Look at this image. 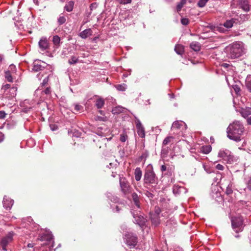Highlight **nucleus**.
Instances as JSON below:
<instances>
[{"label": "nucleus", "instance_id": "33", "mask_svg": "<svg viewBox=\"0 0 251 251\" xmlns=\"http://www.w3.org/2000/svg\"><path fill=\"white\" fill-rule=\"evenodd\" d=\"M94 120L96 121L105 122L107 121V118L106 116H96L94 117Z\"/></svg>", "mask_w": 251, "mask_h": 251}, {"label": "nucleus", "instance_id": "27", "mask_svg": "<svg viewBox=\"0 0 251 251\" xmlns=\"http://www.w3.org/2000/svg\"><path fill=\"white\" fill-rule=\"evenodd\" d=\"M104 104V101L102 98H98L96 101L95 105L98 109L101 108Z\"/></svg>", "mask_w": 251, "mask_h": 251}, {"label": "nucleus", "instance_id": "8", "mask_svg": "<svg viewBox=\"0 0 251 251\" xmlns=\"http://www.w3.org/2000/svg\"><path fill=\"white\" fill-rule=\"evenodd\" d=\"M38 239L41 241H46V245H50L51 244V247L52 248L54 246V241L53 240L52 235L49 231L46 230L42 233L40 237L38 238Z\"/></svg>", "mask_w": 251, "mask_h": 251}, {"label": "nucleus", "instance_id": "17", "mask_svg": "<svg viewBox=\"0 0 251 251\" xmlns=\"http://www.w3.org/2000/svg\"><path fill=\"white\" fill-rule=\"evenodd\" d=\"M239 112L243 117L246 118L251 115V107H246L245 108H242Z\"/></svg>", "mask_w": 251, "mask_h": 251}, {"label": "nucleus", "instance_id": "39", "mask_svg": "<svg viewBox=\"0 0 251 251\" xmlns=\"http://www.w3.org/2000/svg\"><path fill=\"white\" fill-rule=\"evenodd\" d=\"M173 139V137L172 136H168L165 139L163 140V145H167L169 143H170L172 141V140Z\"/></svg>", "mask_w": 251, "mask_h": 251}, {"label": "nucleus", "instance_id": "13", "mask_svg": "<svg viewBox=\"0 0 251 251\" xmlns=\"http://www.w3.org/2000/svg\"><path fill=\"white\" fill-rule=\"evenodd\" d=\"M46 66L47 64L45 62L37 60L33 63L32 70L35 72H38L43 70Z\"/></svg>", "mask_w": 251, "mask_h": 251}, {"label": "nucleus", "instance_id": "26", "mask_svg": "<svg viewBox=\"0 0 251 251\" xmlns=\"http://www.w3.org/2000/svg\"><path fill=\"white\" fill-rule=\"evenodd\" d=\"M235 21L236 20L235 19L227 20L224 23L223 25L227 28H231L233 26V24L235 23Z\"/></svg>", "mask_w": 251, "mask_h": 251}, {"label": "nucleus", "instance_id": "40", "mask_svg": "<svg viewBox=\"0 0 251 251\" xmlns=\"http://www.w3.org/2000/svg\"><path fill=\"white\" fill-rule=\"evenodd\" d=\"M232 184L231 183H229L227 186L226 187V193L227 195H229L232 193Z\"/></svg>", "mask_w": 251, "mask_h": 251}, {"label": "nucleus", "instance_id": "51", "mask_svg": "<svg viewBox=\"0 0 251 251\" xmlns=\"http://www.w3.org/2000/svg\"><path fill=\"white\" fill-rule=\"evenodd\" d=\"M6 113L4 111H0V119H3L6 116Z\"/></svg>", "mask_w": 251, "mask_h": 251}, {"label": "nucleus", "instance_id": "24", "mask_svg": "<svg viewBox=\"0 0 251 251\" xmlns=\"http://www.w3.org/2000/svg\"><path fill=\"white\" fill-rule=\"evenodd\" d=\"M135 178L136 181H139L142 176V172L140 168H136L134 172Z\"/></svg>", "mask_w": 251, "mask_h": 251}, {"label": "nucleus", "instance_id": "62", "mask_svg": "<svg viewBox=\"0 0 251 251\" xmlns=\"http://www.w3.org/2000/svg\"><path fill=\"white\" fill-rule=\"evenodd\" d=\"M10 87V84H7L3 86V88H4L5 90L8 89H9Z\"/></svg>", "mask_w": 251, "mask_h": 251}, {"label": "nucleus", "instance_id": "23", "mask_svg": "<svg viewBox=\"0 0 251 251\" xmlns=\"http://www.w3.org/2000/svg\"><path fill=\"white\" fill-rule=\"evenodd\" d=\"M175 50L177 54L182 55L184 52V47L181 45H176L175 46Z\"/></svg>", "mask_w": 251, "mask_h": 251}, {"label": "nucleus", "instance_id": "57", "mask_svg": "<svg viewBox=\"0 0 251 251\" xmlns=\"http://www.w3.org/2000/svg\"><path fill=\"white\" fill-rule=\"evenodd\" d=\"M118 2H119L120 3H130L131 2V0H128L126 2H124L123 1V0H116Z\"/></svg>", "mask_w": 251, "mask_h": 251}, {"label": "nucleus", "instance_id": "9", "mask_svg": "<svg viewBox=\"0 0 251 251\" xmlns=\"http://www.w3.org/2000/svg\"><path fill=\"white\" fill-rule=\"evenodd\" d=\"M124 240L130 248H134L137 243L136 236L128 232L125 235Z\"/></svg>", "mask_w": 251, "mask_h": 251}, {"label": "nucleus", "instance_id": "48", "mask_svg": "<svg viewBox=\"0 0 251 251\" xmlns=\"http://www.w3.org/2000/svg\"><path fill=\"white\" fill-rule=\"evenodd\" d=\"M216 168L218 170L222 171L224 169V166L220 164H218L216 166Z\"/></svg>", "mask_w": 251, "mask_h": 251}, {"label": "nucleus", "instance_id": "50", "mask_svg": "<svg viewBox=\"0 0 251 251\" xmlns=\"http://www.w3.org/2000/svg\"><path fill=\"white\" fill-rule=\"evenodd\" d=\"M160 209L158 207H155V212L153 213H151V214H157L158 216H159V214L160 213Z\"/></svg>", "mask_w": 251, "mask_h": 251}, {"label": "nucleus", "instance_id": "59", "mask_svg": "<svg viewBox=\"0 0 251 251\" xmlns=\"http://www.w3.org/2000/svg\"><path fill=\"white\" fill-rule=\"evenodd\" d=\"M4 139V135L3 134L0 132V142H2Z\"/></svg>", "mask_w": 251, "mask_h": 251}, {"label": "nucleus", "instance_id": "29", "mask_svg": "<svg viewBox=\"0 0 251 251\" xmlns=\"http://www.w3.org/2000/svg\"><path fill=\"white\" fill-rule=\"evenodd\" d=\"M246 86L248 90L251 92V75H248L246 79Z\"/></svg>", "mask_w": 251, "mask_h": 251}, {"label": "nucleus", "instance_id": "31", "mask_svg": "<svg viewBox=\"0 0 251 251\" xmlns=\"http://www.w3.org/2000/svg\"><path fill=\"white\" fill-rule=\"evenodd\" d=\"M66 21V18L64 15L61 14L59 15L57 19V23L59 25H61L64 24Z\"/></svg>", "mask_w": 251, "mask_h": 251}, {"label": "nucleus", "instance_id": "45", "mask_svg": "<svg viewBox=\"0 0 251 251\" xmlns=\"http://www.w3.org/2000/svg\"><path fill=\"white\" fill-rule=\"evenodd\" d=\"M148 156V154L147 153H146V152L143 153L140 156V159L141 160H144V161L145 162V160L147 158Z\"/></svg>", "mask_w": 251, "mask_h": 251}, {"label": "nucleus", "instance_id": "53", "mask_svg": "<svg viewBox=\"0 0 251 251\" xmlns=\"http://www.w3.org/2000/svg\"><path fill=\"white\" fill-rule=\"evenodd\" d=\"M50 127L52 131H55L57 129V126L54 125H50Z\"/></svg>", "mask_w": 251, "mask_h": 251}, {"label": "nucleus", "instance_id": "47", "mask_svg": "<svg viewBox=\"0 0 251 251\" xmlns=\"http://www.w3.org/2000/svg\"><path fill=\"white\" fill-rule=\"evenodd\" d=\"M11 93L12 94V96L14 97L16 95L17 89L15 87H12L10 89Z\"/></svg>", "mask_w": 251, "mask_h": 251}, {"label": "nucleus", "instance_id": "11", "mask_svg": "<svg viewBox=\"0 0 251 251\" xmlns=\"http://www.w3.org/2000/svg\"><path fill=\"white\" fill-rule=\"evenodd\" d=\"M135 124L137 133L140 137L144 138L145 136V129L142 126L140 121L136 117H135Z\"/></svg>", "mask_w": 251, "mask_h": 251}, {"label": "nucleus", "instance_id": "32", "mask_svg": "<svg viewBox=\"0 0 251 251\" xmlns=\"http://www.w3.org/2000/svg\"><path fill=\"white\" fill-rule=\"evenodd\" d=\"M10 71H6L5 72V78L8 82H13V78Z\"/></svg>", "mask_w": 251, "mask_h": 251}, {"label": "nucleus", "instance_id": "43", "mask_svg": "<svg viewBox=\"0 0 251 251\" xmlns=\"http://www.w3.org/2000/svg\"><path fill=\"white\" fill-rule=\"evenodd\" d=\"M181 23L183 25H186L189 23V20L187 18H182L181 20Z\"/></svg>", "mask_w": 251, "mask_h": 251}, {"label": "nucleus", "instance_id": "36", "mask_svg": "<svg viewBox=\"0 0 251 251\" xmlns=\"http://www.w3.org/2000/svg\"><path fill=\"white\" fill-rule=\"evenodd\" d=\"M78 62V58L75 56H72L71 58L69 60V63L71 65L75 64Z\"/></svg>", "mask_w": 251, "mask_h": 251}, {"label": "nucleus", "instance_id": "52", "mask_svg": "<svg viewBox=\"0 0 251 251\" xmlns=\"http://www.w3.org/2000/svg\"><path fill=\"white\" fill-rule=\"evenodd\" d=\"M247 185V188L249 190H251V177L250 178V179L248 181Z\"/></svg>", "mask_w": 251, "mask_h": 251}, {"label": "nucleus", "instance_id": "46", "mask_svg": "<svg viewBox=\"0 0 251 251\" xmlns=\"http://www.w3.org/2000/svg\"><path fill=\"white\" fill-rule=\"evenodd\" d=\"M98 6V4L96 2L92 3L90 5V10H93L94 9H96Z\"/></svg>", "mask_w": 251, "mask_h": 251}, {"label": "nucleus", "instance_id": "4", "mask_svg": "<svg viewBox=\"0 0 251 251\" xmlns=\"http://www.w3.org/2000/svg\"><path fill=\"white\" fill-rule=\"evenodd\" d=\"M231 6L232 8L239 7L245 12L250 10L251 4L248 0H233L231 2Z\"/></svg>", "mask_w": 251, "mask_h": 251}, {"label": "nucleus", "instance_id": "30", "mask_svg": "<svg viewBox=\"0 0 251 251\" xmlns=\"http://www.w3.org/2000/svg\"><path fill=\"white\" fill-rule=\"evenodd\" d=\"M74 5V2L73 1H70L67 4H66L64 8L67 11L71 12L73 10Z\"/></svg>", "mask_w": 251, "mask_h": 251}, {"label": "nucleus", "instance_id": "7", "mask_svg": "<svg viewBox=\"0 0 251 251\" xmlns=\"http://www.w3.org/2000/svg\"><path fill=\"white\" fill-rule=\"evenodd\" d=\"M14 235L15 233L13 231H10L1 239L0 244L3 251H6L7 250L6 246L12 241Z\"/></svg>", "mask_w": 251, "mask_h": 251}, {"label": "nucleus", "instance_id": "18", "mask_svg": "<svg viewBox=\"0 0 251 251\" xmlns=\"http://www.w3.org/2000/svg\"><path fill=\"white\" fill-rule=\"evenodd\" d=\"M150 217L152 224L154 226H157L160 224L159 216L157 214H150Z\"/></svg>", "mask_w": 251, "mask_h": 251}, {"label": "nucleus", "instance_id": "55", "mask_svg": "<svg viewBox=\"0 0 251 251\" xmlns=\"http://www.w3.org/2000/svg\"><path fill=\"white\" fill-rule=\"evenodd\" d=\"M43 92L45 94H50V88H47Z\"/></svg>", "mask_w": 251, "mask_h": 251}, {"label": "nucleus", "instance_id": "16", "mask_svg": "<svg viewBox=\"0 0 251 251\" xmlns=\"http://www.w3.org/2000/svg\"><path fill=\"white\" fill-rule=\"evenodd\" d=\"M185 125V123L182 121H176L172 124L171 129L173 131H176L177 129H181Z\"/></svg>", "mask_w": 251, "mask_h": 251}, {"label": "nucleus", "instance_id": "60", "mask_svg": "<svg viewBox=\"0 0 251 251\" xmlns=\"http://www.w3.org/2000/svg\"><path fill=\"white\" fill-rule=\"evenodd\" d=\"M247 122L248 125H251V116L247 118Z\"/></svg>", "mask_w": 251, "mask_h": 251}, {"label": "nucleus", "instance_id": "41", "mask_svg": "<svg viewBox=\"0 0 251 251\" xmlns=\"http://www.w3.org/2000/svg\"><path fill=\"white\" fill-rule=\"evenodd\" d=\"M8 71H10L11 73H15L16 72V67L13 64H11L9 66Z\"/></svg>", "mask_w": 251, "mask_h": 251}, {"label": "nucleus", "instance_id": "2", "mask_svg": "<svg viewBox=\"0 0 251 251\" xmlns=\"http://www.w3.org/2000/svg\"><path fill=\"white\" fill-rule=\"evenodd\" d=\"M227 57L230 59L238 58L246 52L244 45L242 42H236L229 45L225 49Z\"/></svg>", "mask_w": 251, "mask_h": 251}, {"label": "nucleus", "instance_id": "64", "mask_svg": "<svg viewBox=\"0 0 251 251\" xmlns=\"http://www.w3.org/2000/svg\"><path fill=\"white\" fill-rule=\"evenodd\" d=\"M99 112L100 113V114L101 115H102L103 116H104V112L103 111H102L101 110H99Z\"/></svg>", "mask_w": 251, "mask_h": 251}, {"label": "nucleus", "instance_id": "19", "mask_svg": "<svg viewBox=\"0 0 251 251\" xmlns=\"http://www.w3.org/2000/svg\"><path fill=\"white\" fill-rule=\"evenodd\" d=\"M126 110V108L121 106H117L113 108L112 110V113L113 114H119L121 113L124 112Z\"/></svg>", "mask_w": 251, "mask_h": 251}, {"label": "nucleus", "instance_id": "35", "mask_svg": "<svg viewBox=\"0 0 251 251\" xmlns=\"http://www.w3.org/2000/svg\"><path fill=\"white\" fill-rule=\"evenodd\" d=\"M60 41V38L58 36L55 35L53 37L52 42L55 46H59Z\"/></svg>", "mask_w": 251, "mask_h": 251}, {"label": "nucleus", "instance_id": "12", "mask_svg": "<svg viewBox=\"0 0 251 251\" xmlns=\"http://www.w3.org/2000/svg\"><path fill=\"white\" fill-rule=\"evenodd\" d=\"M134 218V223L138 224L141 227H143L146 224L147 220L143 216L141 215L133 214Z\"/></svg>", "mask_w": 251, "mask_h": 251}, {"label": "nucleus", "instance_id": "61", "mask_svg": "<svg viewBox=\"0 0 251 251\" xmlns=\"http://www.w3.org/2000/svg\"><path fill=\"white\" fill-rule=\"evenodd\" d=\"M113 200L112 199H110L111 201H113L115 202H117L118 201V198L117 197H113Z\"/></svg>", "mask_w": 251, "mask_h": 251}, {"label": "nucleus", "instance_id": "58", "mask_svg": "<svg viewBox=\"0 0 251 251\" xmlns=\"http://www.w3.org/2000/svg\"><path fill=\"white\" fill-rule=\"evenodd\" d=\"M48 81V76L45 78L43 81L42 84L43 85H45L47 83Z\"/></svg>", "mask_w": 251, "mask_h": 251}, {"label": "nucleus", "instance_id": "14", "mask_svg": "<svg viewBox=\"0 0 251 251\" xmlns=\"http://www.w3.org/2000/svg\"><path fill=\"white\" fill-rule=\"evenodd\" d=\"M38 45L41 50H45L49 48V43L47 38L42 37L38 42Z\"/></svg>", "mask_w": 251, "mask_h": 251}, {"label": "nucleus", "instance_id": "37", "mask_svg": "<svg viewBox=\"0 0 251 251\" xmlns=\"http://www.w3.org/2000/svg\"><path fill=\"white\" fill-rule=\"evenodd\" d=\"M116 88L119 91H124L126 89V85L125 84L117 85L116 86Z\"/></svg>", "mask_w": 251, "mask_h": 251}, {"label": "nucleus", "instance_id": "44", "mask_svg": "<svg viewBox=\"0 0 251 251\" xmlns=\"http://www.w3.org/2000/svg\"><path fill=\"white\" fill-rule=\"evenodd\" d=\"M233 88L235 91V93L237 94H238L239 92L240 91V88H239V87L237 85H235L233 86Z\"/></svg>", "mask_w": 251, "mask_h": 251}, {"label": "nucleus", "instance_id": "49", "mask_svg": "<svg viewBox=\"0 0 251 251\" xmlns=\"http://www.w3.org/2000/svg\"><path fill=\"white\" fill-rule=\"evenodd\" d=\"M82 107L79 104H76L75 105V110L76 111H78L81 110Z\"/></svg>", "mask_w": 251, "mask_h": 251}, {"label": "nucleus", "instance_id": "54", "mask_svg": "<svg viewBox=\"0 0 251 251\" xmlns=\"http://www.w3.org/2000/svg\"><path fill=\"white\" fill-rule=\"evenodd\" d=\"M160 170L162 172L166 171L167 170L166 166L165 165H162L160 167Z\"/></svg>", "mask_w": 251, "mask_h": 251}, {"label": "nucleus", "instance_id": "3", "mask_svg": "<svg viewBox=\"0 0 251 251\" xmlns=\"http://www.w3.org/2000/svg\"><path fill=\"white\" fill-rule=\"evenodd\" d=\"M144 185L147 187H155L158 183V179L155 173L151 170L146 171L144 176Z\"/></svg>", "mask_w": 251, "mask_h": 251}, {"label": "nucleus", "instance_id": "5", "mask_svg": "<svg viewBox=\"0 0 251 251\" xmlns=\"http://www.w3.org/2000/svg\"><path fill=\"white\" fill-rule=\"evenodd\" d=\"M243 221L242 217H233L231 219L232 226L233 230L237 233L241 232L243 229Z\"/></svg>", "mask_w": 251, "mask_h": 251}, {"label": "nucleus", "instance_id": "20", "mask_svg": "<svg viewBox=\"0 0 251 251\" xmlns=\"http://www.w3.org/2000/svg\"><path fill=\"white\" fill-rule=\"evenodd\" d=\"M92 31L90 28L86 29L79 33V36L83 39H86L91 35Z\"/></svg>", "mask_w": 251, "mask_h": 251}, {"label": "nucleus", "instance_id": "42", "mask_svg": "<svg viewBox=\"0 0 251 251\" xmlns=\"http://www.w3.org/2000/svg\"><path fill=\"white\" fill-rule=\"evenodd\" d=\"M127 138V136L126 135L122 134L120 135V140L122 142H125Z\"/></svg>", "mask_w": 251, "mask_h": 251}, {"label": "nucleus", "instance_id": "10", "mask_svg": "<svg viewBox=\"0 0 251 251\" xmlns=\"http://www.w3.org/2000/svg\"><path fill=\"white\" fill-rule=\"evenodd\" d=\"M120 184L121 191L125 195L128 194L131 192V187L126 178H120Z\"/></svg>", "mask_w": 251, "mask_h": 251}, {"label": "nucleus", "instance_id": "38", "mask_svg": "<svg viewBox=\"0 0 251 251\" xmlns=\"http://www.w3.org/2000/svg\"><path fill=\"white\" fill-rule=\"evenodd\" d=\"M208 0H199L197 5L199 7H203L208 2Z\"/></svg>", "mask_w": 251, "mask_h": 251}, {"label": "nucleus", "instance_id": "6", "mask_svg": "<svg viewBox=\"0 0 251 251\" xmlns=\"http://www.w3.org/2000/svg\"><path fill=\"white\" fill-rule=\"evenodd\" d=\"M219 157L222 158L227 163H231L234 161V156L231 152L226 149L220 150L218 155Z\"/></svg>", "mask_w": 251, "mask_h": 251}, {"label": "nucleus", "instance_id": "25", "mask_svg": "<svg viewBox=\"0 0 251 251\" xmlns=\"http://www.w3.org/2000/svg\"><path fill=\"white\" fill-rule=\"evenodd\" d=\"M212 150L211 146L210 145L203 146L201 148V151L204 154L209 153Z\"/></svg>", "mask_w": 251, "mask_h": 251}, {"label": "nucleus", "instance_id": "56", "mask_svg": "<svg viewBox=\"0 0 251 251\" xmlns=\"http://www.w3.org/2000/svg\"><path fill=\"white\" fill-rule=\"evenodd\" d=\"M121 208L118 206L116 205L115 208H113V211L114 212H119Z\"/></svg>", "mask_w": 251, "mask_h": 251}, {"label": "nucleus", "instance_id": "34", "mask_svg": "<svg viewBox=\"0 0 251 251\" xmlns=\"http://www.w3.org/2000/svg\"><path fill=\"white\" fill-rule=\"evenodd\" d=\"M186 2V0H181L180 2L178 3L176 6V10L177 12H179L181 10L182 7L183 6L184 4Z\"/></svg>", "mask_w": 251, "mask_h": 251}, {"label": "nucleus", "instance_id": "63", "mask_svg": "<svg viewBox=\"0 0 251 251\" xmlns=\"http://www.w3.org/2000/svg\"><path fill=\"white\" fill-rule=\"evenodd\" d=\"M147 195L148 196V197H151V198L153 197V195L151 193H150L148 191H147Z\"/></svg>", "mask_w": 251, "mask_h": 251}, {"label": "nucleus", "instance_id": "21", "mask_svg": "<svg viewBox=\"0 0 251 251\" xmlns=\"http://www.w3.org/2000/svg\"><path fill=\"white\" fill-rule=\"evenodd\" d=\"M185 189L183 187L179 186L178 185H175L173 186V191L174 194L179 195L181 193L184 191Z\"/></svg>", "mask_w": 251, "mask_h": 251}, {"label": "nucleus", "instance_id": "1", "mask_svg": "<svg viewBox=\"0 0 251 251\" xmlns=\"http://www.w3.org/2000/svg\"><path fill=\"white\" fill-rule=\"evenodd\" d=\"M244 131V127L243 124L240 121H235L227 128V135L230 139L238 142L241 140Z\"/></svg>", "mask_w": 251, "mask_h": 251}, {"label": "nucleus", "instance_id": "28", "mask_svg": "<svg viewBox=\"0 0 251 251\" xmlns=\"http://www.w3.org/2000/svg\"><path fill=\"white\" fill-rule=\"evenodd\" d=\"M132 198L133 199V201L134 202L136 206L138 207H140V204H139V199L138 195L137 194L133 193L132 194Z\"/></svg>", "mask_w": 251, "mask_h": 251}, {"label": "nucleus", "instance_id": "15", "mask_svg": "<svg viewBox=\"0 0 251 251\" xmlns=\"http://www.w3.org/2000/svg\"><path fill=\"white\" fill-rule=\"evenodd\" d=\"M14 203V201L7 196H4L3 200V205L5 208L10 209Z\"/></svg>", "mask_w": 251, "mask_h": 251}, {"label": "nucleus", "instance_id": "22", "mask_svg": "<svg viewBox=\"0 0 251 251\" xmlns=\"http://www.w3.org/2000/svg\"><path fill=\"white\" fill-rule=\"evenodd\" d=\"M190 48L195 51H199L201 49V45L198 42H192L190 44Z\"/></svg>", "mask_w": 251, "mask_h": 251}]
</instances>
